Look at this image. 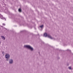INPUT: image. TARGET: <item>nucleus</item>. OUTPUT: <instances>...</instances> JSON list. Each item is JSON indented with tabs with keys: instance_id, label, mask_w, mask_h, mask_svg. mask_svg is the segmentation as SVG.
Instances as JSON below:
<instances>
[{
	"instance_id": "11",
	"label": "nucleus",
	"mask_w": 73,
	"mask_h": 73,
	"mask_svg": "<svg viewBox=\"0 0 73 73\" xmlns=\"http://www.w3.org/2000/svg\"><path fill=\"white\" fill-rule=\"evenodd\" d=\"M19 12H21V9H19Z\"/></svg>"
},
{
	"instance_id": "15",
	"label": "nucleus",
	"mask_w": 73,
	"mask_h": 73,
	"mask_svg": "<svg viewBox=\"0 0 73 73\" xmlns=\"http://www.w3.org/2000/svg\"><path fill=\"white\" fill-rule=\"evenodd\" d=\"M68 50V51H69L70 52L71 51L69 50Z\"/></svg>"
},
{
	"instance_id": "6",
	"label": "nucleus",
	"mask_w": 73,
	"mask_h": 73,
	"mask_svg": "<svg viewBox=\"0 0 73 73\" xmlns=\"http://www.w3.org/2000/svg\"><path fill=\"white\" fill-rule=\"evenodd\" d=\"M3 19V20H5V21H6V19L5 18L3 17V16H2V19Z\"/></svg>"
},
{
	"instance_id": "16",
	"label": "nucleus",
	"mask_w": 73,
	"mask_h": 73,
	"mask_svg": "<svg viewBox=\"0 0 73 73\" xmlns=\"http://www.w3.org/2000/svg\"><path fill=\"white\" fill-rule=\"evenodd\" d=\"M7 61H8V58H7L6 59Z\"/></svg>"
},
{
	"instance_id": "3",
	"label": "nucleus",
	"mask_w": 73,
	"mask_h": 73,
	"mask_svg": "<svg viewBox=\"0 0 73 73\" xmlns=\"http://www.w3.org/2000/svg\"><path fill=\"white\" fill-rule=\"evenodd\" d=\"M5 58H9V55L8 54H7L5 55Z\"/></svg>"
},
{
	"instance_id": "7",
	"label": "nucleus",
	"mask_w": 73,
	"mask_h": 73,
	"mask_svg": "<svg viewBox=\"0 0 73 73\" xmlns=\"http://www.w3.org/2000/svg\"><path fill=\"white\" fill-rule=\"evenodd\" d=\"M1 37L3 39V40H5V37L4 36H2Z\"/></svg>"
},
{
	"instance_id": "12",
	"label": "nucleus",
	"mask_w": 73,
	"mask_h": 73,
	"mask_svg": "<svg viewBox=\"0 0 73 73\" xmlns=\"http://www.w3.org/2000/svg\"><path fill=\"white\" fill-rule=\"evenodd\" d=\"M2 54H5V52H3Z\"/></svg>"
},
{
	"instance_id": "10",
	"label": "nucleus",
	"mask_w": 73,
	"mask_h": 73,
	"mask_svg": "<svg viewBox=\"0 0 73 73\" xmlns=\"http://www.w3.org/2000/svg\"><path fill=\"white\" fill-rule=\"evenodd\" d=\"M2 17H3V16H2L1 14H0V18H1V19H2Z\"/></svg>"
},
{
	"instance_id": "2",
	"label": "nucleus",
	"mask_w": 73,
	"mask_h": 73,
	"mask_svg": "<svg viewBox=\"0 0 73 73\" xmlns=\"http://www.w3.org/2000/svg\"><path fill=\"white\" fill-rule=\"evenodd\" d=\"M44 37H47V36L49 38H50L51 39H54V38H52L51 36L49 34L47 35V33H46L44 34Z\"/></svg>"
},
{
	"instance_id": "4",
	"label": "nucleus",
	"mask_w": 73,
	"mask_h": 73,
	"mask_svg": "<svg viewBox=\"0 0 73 73\" xmlns=\"http://www.w3.org/2000/svg\"><path fill=\"white\" fill-rule=\"evenodd\" d=\"M13 63V60L12 59H11L9 60V64H12Z\"/></svg>"
},
{
	"instance_id": "9",
	"label": "nucleus",
	"mask_w": 73,
	"mask_h": 73,
	"mask_svg": "<svg viewBox=\"0 0 73 73\" xmlns=\"http://www.w3.org/2000/svg\"><path fill=\"white\" fill-rule=\"evenodd\" d=\"M68 69L70 70H72V67H68Z\"/></svg>"
},
{
	"instance_id": "13",
	"label": "nucleus",
	"mask_w": 73,
	"mask_h": 73,
	"mask_svg": "<svg viewBox=\"0 0 73 73\" xmlns=\"http://www.w3.org/2000/svg\"><path fill=\"white\" fill-rule=\"evenodd\" d=\"M2 24L3 25H4V26H5V23H3Z\"/></svg>"
},
{
	"instance_id": "14",
	"label": "nucleus",
	"mask_w": 73,
	"mask_h": 73,
	"mask_svg": "<svg viewBox=\"0 0 73 73\" xmlns=\"http://www.w3.org/2000/svg\"><path fill=\"white\" fill-rule=\"evenodd\" d=\"M4 29H5V31H7V29L5 28H4Z\"/></svg>"
},
{
	"instance_id": "8",
	"label": "nucleus",
	"mask_w": 73,
	"mask_h": 73,
	"mask_svg": "<svg viewBox=\"0 0 73 73\" xmlns=\"http://www.w3.org/2000/svg\"><path fill=\"white\" fill-rule=\"evenodd\" d=\"M44 27V25H42L41 26H40V28H43V27Z\"/></svg>"
},
{
	"instance_id": "1",
	"label": "nucleus",
	"mask_w": 73,
	"mask_h": 73,
	"mask_svg": "<svg viewBox=\"0 0 73 73\" xmlns=\"http://www.w3.org/2000/svg\"><path fill=\"white\" fill-rule=\"evenodd\" d=\"M24 48H27V49H29L31 51H33L34 50V49H33V48L31 46L29 45H25L24 46Z\"/></svg>"
},
{
	"instance_id": "5",
	"label": "nucleus",
	"mask_w": 73,
	"mask_h": 73,
	"mask_svg": "<svg viewBox=\"0 0 73 73\" xmlns=\"http://www.w3.org/2000/svg\"><path fill=\"white\" fill-rule=\"evenodd\" d=\"M5 12L7 13H8L9 12H8V10L7 9H6L5 10Z\"/></svg>"
}]
</instances>
